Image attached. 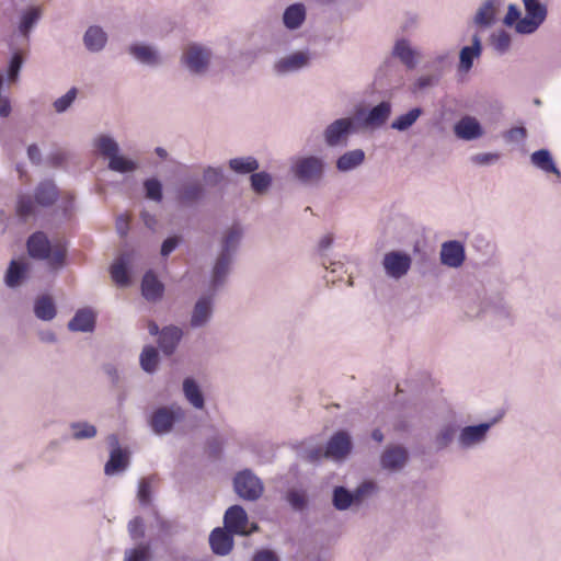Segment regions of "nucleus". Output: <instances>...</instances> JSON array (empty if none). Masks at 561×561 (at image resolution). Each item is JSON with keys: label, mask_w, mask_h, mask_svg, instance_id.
I'll return each instance as SVG.
<instances>
[{"label": "nucleus", "mask_w": 561, "mask_h": 561, "mask_svg": "<svg viewBox=\"0 0 561 561\" xmlns=\"http://www.w3.org/2000/svg\"><path fill=\"white\" fill-rule=\"evenodd\" d=\"M242 238L243 229L239 225L227 228L221 234L217 255L234 261Z\"/></svg>", "instance_id": "4468645a"}, {"label": "nucleus", "mask_w": 561, "mask_h": 561, "mask_svg": "<svg viewBox=\"0 0 561 561\" xmlns=\"http://www.w3.org/2000/svg\"><path fill=\"white\" fill-rule=\"evenodd\" d=\"M332 503L337 511H346L351 506L356 505L352 492L344 486L334 488Z\"/></svg>", "instance_id": "a18cd8bd"}, {"label": "nucleus", "mask_w": 561, "mask_h": 561, "mask_svg": "<svg viewBox=\"0 0 561 561\" xmlns=\"http://www.w3.org/2000/svg\"><path fill=\"white\" fill-rule=\"evenodd\" d=\"M392 112L390 101H382L371 107L364 118V125L370 128H379L386 124Z\"/></svg>", "instance_id": "cd10ccee"}, {"label": "nucleus", "mask_w": 561, "mask_h": 561, "mask_svg": "<svg viewBox=\"0 0 561 561\" xmlns=\"http://www.w3.org/2000/svg\"><path fill=\"white\" fill-rule=\"evenodd\" d=\"M233 489L239 497L245 501H256L264 492V484L252 470L244 469L234 476Z\"/></svg>", "instance_id": "1a4fd4ad"}, {"label": "nucleus", "mask_w": 561, "mask_h": 561, "mask_svg": "<svg viewBox=\"0 0 561 561\" xmlns=\"http://www.w3.org/2000/svg\"><path fill=\"white\" fill-rule=\"evenodd\" d=\"M355 131L353 117H342L330 123L323 130V140L330 148L346 146L348 137Z\"/></svg>", "instance_id": "9d476101"}, {"label": "nucleus", "mask_w": 561, "mask_h": 561, "mask_svg": "<svg viewBox=\"0 0 561 561\" xmlns=\"http://www.w3.org/2000/svg\"><path fill=\"white\" fill-rule=\"evenodd\" d=\"M107 443L111 447V453L110 459L105 463L104 472L106 476H114L128 467L129 455L127 450L121 448L118 437L115 434L108 435Z\"/></svg>", "instance_id": "ddd939ff"}, {"label": "nucleus", "mask_w": 561, "mask_h": 561, "mask_svg": "<svg viewBox=\"0 0 561 561\" xmlns=\"http://www.w3.org/2000/svg\"><path fill=\"white\" fill-rule=\"evenodd\" d=\"M490 42L493 49L500 55H503L508 51L512 39L506 31L500 30L491 34Z\"/></svg>", "instance_id": "8fccbe9b"}, {"label": "nucleus", "mask_w": 561, "mask_h": 561, "mask_svg": "<svg viewBox=\"0 0 561 561\" xmlns=\"http://www.w3.org/2000/svg\"><path fill=\"white\" fill-rule=\"evenodd\" d=\"M213 59V51L207 46L192 43L182 53L181 62L183 67L194 76L207 73Z\"/></svg>", "instance_id": "423d86ee"}, {"label": "nucleus", "mask_w": 561, "mask_h": 561, "mask_svg": "<svg viewBox=\"0 0 561 561\" xmlns=\"http://www.w3.org/2000/svg\"><path fill=\"white\" fill-rule=\"evenodd\" d=\"M454 134L461 140L471 141L481 138L484 131L476 117L466 115L454 125Z\"/></svg>", "instance_id": "4be33fe9"}, {"label": "nucleus", "mask_w": 561, "mask_h": 561, "mask_svg": "<svg viewBox=\"0 0 561 561\" xmlns=\"http://www.w3.org/2000/svg\"><path fill=\"white\" fill-rule=\"evenodd\" d=\"M131 262V254L124 253L115 260L111 266V277L121 287L129 285L128 265Z\"/></svg>", "instance_id": "473e14b6"}, {"label": "nucleus", "mask_w": 561, "mask_h": 561, "mask_svg": "<svg viewBox=\"0 0 561 561\" xmlns=\"http://www.w3.org/2000/svg\"><path fill=\"white\" fill-rule=\"evenodd\" d=\"M493 422L466 425L459 428L456 444L459 450L469 451L483 446L489 437Z\"/></svg>", "instance_id": "6e6552de"}, {"label": "nucleus", "mask_w": 561, "mask_h": 561, "mask_svg": "<svg viewBox=\"0 0 561 561\" xmlns=\"http://www.w3.org/2000/svg\"><path fill=\"white\" fill-rule=\"evenodd\" d=\"M376 490V484L371 481H366L359 484L353 492V497L356 506L360 505L363 501Z\"/></svg>", "instance_id": "bf43d9fd"}, {"label": "nucleus", "mask_w": 561, "mask_h": 561, "mask_svg": "<svg viewBox=\"0 0 561 561\" xmlns=\"http://www.w3.org/2000/svg\"><path fill=\"white\" fill-rule=\"evenodd\" d=\"M141 295L149 302H158L163 298L164 285L152 271L145 273L141 279Z\"/></svg>", "instance_id": "b1692460"}, {"label": "nucleus", "mask_w": 561, "mask_h": 561, "mask_svg": "<svg viewBox=\"0 0 561 561\" xmlns=\"http://www.w3.org/2000/svg\"><path fill=\"white\" fill-rule=\"evenodd\" d=\"M381 266L389 278L398 280L411 270L412 256L404 251L392 250L385 253Z\"/></svg>", "instance_id": "9b49d317"}, {"label": "nucleus", "mask_w": 561, "mask_h": 561, "mask_svg": "<svg viewBox=\"0 0 561 561\" xmlns=\"http://www.w3.org/2000/svg\"><path fill=\"white\" fill-rule=\"evenodd\" d=\"M78 96V89L71 88L64 95L59 96L53 102V108L57 114L67 112L75 103Z\"/></svg>", "instance_id": "3c124183"}, {"label": "nucleus", "mask_w": 561, "mask_h": 561, "mask_svg": "<svg viewBox=\"0 0 561 561\" xmlns=\"http://www.w3.org/2000/svg\"><path fill=\"white\" fill-rule=\"evenodd\" d=\"M23 66V58L19 53L13 54V56L10 59L8 70H7V78L9 82H16L19 79L20 71Z\"/></svg>", "instance_id": "13d9d810"}, {"label": "nucleus", "mask_w": 561, "mask_h": 561, "mask_svg": "<svg viewBox=\"0 0 561 561\" xmlns=\"http://www.w3.org/2000/svg\"><path fill=\"white\" fill-rule=\"evenodd\" d=\"M69 428L71 431V437L75 440L92 439L98 434L95 425L87 421L71 422Z\"/></svg>", "instance_id": "79ce46f5"}, {"label": "nucleus", "mask_w": 561, "mask_h": 561, "mask_svg": "<svg viewBox=\"0 0 561 561\" xmlns=\"http://www.w3.org/2000/svg\"><path fill=\"white\" fill-rule=\"evenodd\" d=\"M205 195L204 184L196 179L183 182L176 190V199L185 206L197 204Z\"/></svg>", "instance_id": "aec40b11"}, {"label": "nucleus", "mask_w": 561, "mask_h": 561, "mask_svg": "<svg viewBox=\"0 0 561 561\" xmlns=\"http://www.w3.org/2000/svg\"><path fill=\"white\" fill-rule=\"evenodd\" d=\"M524 16H522V12L518 9V7L514 3H510L507 7V13L503 19V23L508 26H516V23L519 22V20H523Z\"/></svg>", "instance_id": "e2e57ef3"}, {"label": "nucleus", "mask_w": 561, "mask_h": 561, "mask_svg": "<svg viewBox=\"0 0 561 561\" xmlns=\"http://www.w3.org/2000/svg\"><path fill=\"white\" fill-rule=\"evenodd\" d=\"M144 190L146 198L160 203L163 198L162 183L157 178H150L144 181Z\"/></svg>", "instance_id": "603ef678"}, {"label": "nucleus", "mask_w": 561, "mask_h": 561, "mask_svg": "<svg viewBox=\"0 0 561 561\" xmlns=\"http://www.w3.org/2000/svg\"><path fill=\"white\" fill-rule=\"evenodd\" d=\"M95 325V316L90 309L78 310L68 322V329L72 332H91Z\"/></svg>", "instance_id": "c9c22d12"}, {"label": "nucleus", "mask_w": 561, "mask_h": 561, "mask_svg": "<svg viewBox=\"0 0 561 561\" xmlns=\"http://www.w3.org/2000/svg\"><path fill=\"white\" fill-rule=\"evenodd\" d=\"M150 479L145 478L139 481L137 497L141 505H149L150 503Z\"/></svg>", "instance_id": "0e129e2a"}, {"label": "nucleus", "mask_w": 561, "mask_h": 561, "mask_svg": "<svg viewBox=\"0 0 561 561\" xmlns=\"http://www.w3.org/2000/svg\"><path fill=\"white\" fill-rule=\"evenodd\" d=\"M456 425L453 423L444 424L437 432L435 436V444L438 449L447 448L458 434Z\"/></svg>", "instance_id": "49530a36"}, {"label": "nucleus", "mask_w": 561, "mask_h": 561, "mask_svg": "<svg viewBox=\"0 0 561 561\" xmlns=\"http://www.w3.org/2000/svg\"><path fill=\"white\" fill-rule=\"evenodd\" d=\"M159 355L153 346H147L140 354L141 368L147 373H153L157 369Z\"/></svg>", "instance_id": "864d4df0"}, {"label": "nucleus", "mask_w": 561, "mask_h": 561, "mask_svg": "<svg viewBox=\"0 0 561 561\" xmlns=\"http://www.w3.org/2000/svg\"><path fill=\"white\" fill-rule=\"evenodd\" d=\"M216 294L207 290L198 297L191 312L190 325L192 329L206 327L214 313Z\"/></svg>", "instance_id": "f8f14e48"}, {"label": "nucleus", "mask_w": 561, "mask_h": 561, "mask_svg": "<svg viewBox=\"0 0 561 561\" xmlns=\"http://www.w3.org/2000/svg\"><path fill=\"white\" fill-rule=\"evenodd\" d=\"M28 254L47 262L48 266L58 270L64 266L67 249L65 244L57 242L51 244L43 232L32 234L27 240Z\"/></svg>", "instance_id": "7ed1b4c3"}, {"label": "nucleus", "mask_w": 561, "mask_h": 561, "mask_svg": "<svg viewBox=\"0 0 561 561\" xmlns=\"http://www.w3.org/2000/svg\"><path fill=\"white\" fill-rule=\"evenodd\" d=\"M352 438L347 432H336L328 442L324 456L335 461H342L351 454Z\"/></svg>", "instance_id": "2eb2a0df"}, {"label": "nucleus", "mask_w": 561, "mask_h": 561, "mask_svg": "<svg viewBox=\"0 0 561 561\" xmlns=\"http://www.w3.org/2000/svg\"><path fill=\"white\" fill-rule=\"evenodd\" d=\"M531 163L539 170L547 173H554L561 176L559 169L556 167L551 153L547 149H540L531 153Z\"/></svg>", "instance_id": "ea45409f"}, {"label": "nucleus", "mask_w": 561, "mask_h": 561, "mask_svg": "<svg viewBox=\"0 0 561 561\" xmlns=\"http://www.w3.org/2000/svg\"><path fill=\"white\" fill-rule=\"evenodd\" d=\"M229 168L238 174L253 173L260 168L259 161L251 156L229 160Z\"/></svg>", "instance_id": "37998d69"}, {"label": "nucleus", "mask_w": 561, "mask_h": 561, "mask_svg": "<svg viewBox=\"0 0 561 561\" xmlns=\"http://www.w3.org/2000/svg\"><path fill=\"white\" fill-rule=\"evenodd\" d=\"M307 20V8L301 2L289 4L283 12L282 22L289 32H295L302 27Z\"/></svg>", "instance_id": "393cba45"}, {"label": "nucleus", "mask_w": 561, "mask_h": 561, "mask_svg": "<svg viewBox=\"0 0 561 561\" xmlns=\"http://www.w3.org/2000/svg\"><path fill=\"white\" fill-rule=\"evenodd\" d=\"M312 61L309 49H298L279 56L273 61L272 72L278 78H286L308 69Z\"/></svg>", "instance_id": "39448f33"}, {"label": "nucleus", "mask_w": 561, "mask_h": 561, "mask_svg": "<svg viewBox=\"0 0 561 561\" xmlns=\"http://www.w3.org/2000/svg\"><path fill=\"white\" fill-rule=\"evenodd\" d=\"M251 188L259 195H264L267 193L268 188L272 185L273 179L272 175L265 171L262 172H253L250 176Z\"/></svg>", "instance_id": "de8ad7c7"}, {"label": "nucleus", "mask_w": 561, "mask_h": 561, "mask_svg": "<svg viewBox=\"0 0 561 561\" xmlns=\"http://www.w3.org/2000/svg\"><path fill=\"white\" fill-rule=\"evenodd\" d=\"M422 114L423 110L421 107H413L393 119L390 127L398 131H405L416 123Z\"/></svg>", "instance_id": "a19ab883"}, {"label": "nucleus", "mask_w": 561, "mask_h": 561, "mask_svg": "<svg viewBox=\"0 0 561 561\" xmlns=\"http://www.w3.org/2000/svg\"><path fill=\"white\" fill-rule=\"evenodd\" d=\"M150 547L149 545L141 543L137 548L128 549L125 551L124 561H149Z\"/></svg>", "instance_id": "4d7b16f0"}, {"label": "nucleus", "mask_w": 561, "mask_h": 561, "mask_svg": "<svg viewBox=\"0 0 561 561\" xmlns=\"http://www.w3.org/2000/svg\"><path fill=\"white\" fill-rule=\"evenodd\" d=\"M57 197L58 190L55 183L50 180L42 181L34 191L35 202L43 207L53 205Z\"/></svg>", "instance_id": "e433bc0d"}, {"label": "nucleus", "mask_w": 561, "mask_h": 561, "mask_svg": "<svg viewBox=\"0 0 561 561\" xmlns=\"http://www.w3.org/2000/svg\"><path fill=\"white\" fill-rule=\"evenodd\" d=\"M209 543L214 553L218 556L228 554L233 547L231 531L226 528H215L209 536Z\"/></svg>", "instance_id": "c756f323"}, {"label": "nucleus", "mask_w": 561, "mask_h": 561, "mask_svg": "<svg viewBox=\"0 0 561 561\" xmlns=\"http://www.w3.org/2000/svg\"><path fill=\"white\" fill-rule=\"evenodd\" d=\"M225 528L228 531L237 535H248L257 529L256 525H252L251 530H248V515L244 508L240 505L230 506L224 517Z\"/></svg>", "instance_id": "dca6fc26"}, {"label": "nucleus", "mask_w": 561, "mask_h": 561, "mask_svg": "<svg viewBox=\"0 0 561 561\" xmlns=\"http://www.w3.org/2000/svg\"><path fill=\"white\" fill-rule=\"evenodd\" d=\"M525 16L516 23L515 32L522 35L534 34L546 21L548 7L540 0H522Z\"/></svg>", "instance_id": "0eeeda50"}, {"label": "nucleus", "mask_w": 561, "mask_h": 561, "mask_svg": "<svg viewBox=\"0 0 561 561\" xmlns=\"http://www.w3.org/2000/svg\"><path fill=\"white\" fill-rule=\"evenodd\" d=\"M500 0H482L473 16L474 25L490 27L495 23Z\"/></svg>", "instance_id": "a878e982"}, {"label": "nucleus", "mask_w": 561, "mask_h": 561, "mask_svg": "<svg viewBox=\"0 0 561 561\" xmlns=\"http://www.w3.org/2000/svg\"><path fill=\"white\" fill-rule=\"evenodd\" d=\"M392 56L399 59L407 69H414L419 64L420 53L407 38L397 39L391 51Z\"/></svg>", "instance_id": "5701e85b"}, {"label": "nucleus", "mask_w": 561, "mask_h": 561, "mask_svg": "<svg viewBox=\"0 0 561 561\" xmlns=\"http://www.w3.org/2000/svg\"><path fill=\"white\" fill-rule=\"evenodd\" d=\"M104 374L110 379L113 386H118L121 381V374L116 365L112 363L104 364L102 367Z\"/></svg>", "instance_id": "774afa93"}, {"label": "nucleus", "mask_w": 561, "mask_h": 561, "mask_svg": "<svg viewBox=\"0 0 561 561\" xmlns=\"http://www.w3.org/2000/svg\"><path fill=\"white\" fill-rule=\"evenodd\" d=\"M33 311L38 320L49 322L57 316V307L53 297L42 295L34 301Z\"/></svg>", "instance_id": "72a5a7b5"}, {"label": "nucleus", "mask_w": 561, "mask_h": 561, "mask_svg": "<svg viewBox=\"0 0 561 561\" xmlns=\"http://www.w3.org/2000/svg\"><path fill=\"white\" fill-rule=\"evenodd\" d=\"M440 263L451 268L460 267L466 260L465 247L460 241H446L440 247Z\"/></svg>", "instance_id": "412c9836"}, {"label": "nucleus", "mask_w": 561, "mask_h": 561, "mask_svg": "<svg viewBox=\"0 0 561 561\" xmlns=\"http://www.w3.org/2000/svg\"><path fill=\"white\" fill-rule=\"evenodd\" d=\"M289 171L299 184L314 187L324 178L325 161L314 154L298 156L291 159Z\"/></svg>", "instance_id": "f03ea898"}, {"label": "nucleus", "mask_w": 561, "mask_h": 561, "mask_svg": "<svg viewBox=\"0 0 561 561\" xmlns=\"http://www.w3.org/2000/svg\"><path fill=\"white\" fill-rule=\"evenodd\" d=\"M92 146L101 158L107 160L110 171L127 174L139 169V163L121 151L118 141L110 134H99L92 140Z\"/></svg>", "instance_id": "f257e3e1"}, {"label": "nucleus", "mask_w": 561, "mask_h": 561, "mask_svg": "<svg viewBox=\"0 0 561 561\" xmlns=\"http://www.w3.org/2000/svg\"><path fill=\"white\" fill-rule=\"evenodd\" d=\"M500 154L496 152H481L470 157V161L476 165H491L497 162Z\"/></svg>", "instance_id": "052dcab7"}, {"label": "nucleus", "mask_w": 561, "mask_h": 561, "mask_svg": "<svg viewBox=\"0 0 561 561\" xmlns=\"http://www.w3.org/2000/svg\"><path fill=\"white\" fill-rule=\"evenodd\" d=\"M233 261L216 255L211 272L209 275L208 289L217 294L226 285L231 272Z\"/></svg>", "instance_id": "6ab92c4d"}, {"label": "nucleus", "mask_w": 561, "mask_h": 561, "mask_svg": "<svg viewBox=\"0 0 561 561\" xmlns=\"http://www.w3.org/2000/svg\"><path fill=\"white\" fill-rule=\"evenodd\" d=\"M408 459L407 448L400 445H390L385 448L380 456V466L383 470L397 472L405 467Z\"/></svg>", "instance_id": "f3484780"}, {"label": "nucleus", "mask_w": 561, "mask_h": 561, "mask_svg": "<svg viewBox=\"0 0 561 561\" xmlns=\"http://www.w3.org/2000/svg\"><path fill=\"white\" fill-rule=\"evenodd\" d=\"M225 180L224 169L221 167L208 165L203 170L204 186H217Z\"/></svg>", "instance_id": "5fc2aeb1"}, {"label": "nucleus", "mask_w": 561, "mask_h": 561, "mask_svg": "<svg viewBox=\"0 0 561 561\" xmlns=\"http://www.w3.org/2000/svg\"><path fill=\"white\" fill-rule=\"evenodd\" d=\"M439 81L436 75H422L415 79L411 85V92L414 94L424 92L427 89L435 87Z\"/></svg>", "instance_id": "6e6d98bb"}, {"label": "nucleus", "mask_w": 561, "mask_h": 561, "mask_svg": "<svg viewBox=\"0 0 561 561\" xmlns=\"http://www.w3.org/2000/svg\"><path fill=\"white\" fill-rule=\"evenodd\" d=\"M19 215L23 218H27L35 213V205L31 196L23 195L19 198L18 203Z\"/></svg>", "instance_id": "680f3d73"}, {"label": "nucleus", "mask_w": 561, "mask_h": 561, "mask_svg": "<svg viewBox=\"0 0 561 561\" xmlns=\"http://www.w3.org/2000/svg\"><path fill=\"white\" fill-rule=\"evenodd\" d=\"M183 332L179 327L170 325L162 329L159 339V346L165 355L174 353L182 339Z\"/></svg>", "instance_id": "f704fd0d"}, {"label": "nucleus", "mask_w": 561, "mask_h": 561, "mask_svg": "<svg viewBox=\"0 0 561 561\" xmlns=\"http://www.w3.org/2000/svg\"><path fill=\"white\" fill-rule=\"evenodd\" d=\"M182 391L185 400L195 409L203 410L205 408V397L198 382L192 378L186 377L182 383Z\"/></svg>", "instance_id": "7c9ffc66"}, {"label": "nucleus", "mask_w": 561, "mask_h": 561, "mask_svg": "<svg viewBox=\"0 0 561 561\" xmlns=\"http://www.w3.org/2000/svg\"><path fill=\"white\" fill-rule=\"evenodd\" d=\"M128 533L134 540L140 539L145 535L144 522L140 517H135L128 524Z\"/></svg>", "instance_id": "69168bd1"}, {"label": "nucleus", "mask_w": 561, "mask_h": 561, "mask_svg": "<svg viewBox=\"0 0 561 561\" xmlns=\"http://www.w3.org/2000/svg\"><path fill=\"white\" fill-rule=\"evenodd\" d=\"M411 231L412 226L410 221L401 215L390 217L385 227V233L398 242L405 240Z\"/></svg>", "instance_id": "bb28decb"}, {"label": "nucleus", "mask_w": 561, "mask_h": 561, "mask_svg": "<svg viewBox=\"0 0 561 561\" xmlns=\"http://www.w3.org/2000/svg\"><path fill=\"white\" fill-rule=\"evenodd\" d=\"M41 19V10L39 8H30L24 11L21 15V20L19 23V32L25 38L28 37L30 32L34 28L37 22Z\"/></svg>", "instance_id": "c03bdc74"}, {"label": "nucleus", "mask_w": 561, "mask_h": 561, "mask_svg": "<svg viewBox=\"0 0 561 561\" xmlns=\"http://www.w3.org/2000/svg\"><path fill=\"white\" fill-rule=\"evenodd\" d=\"M185 410L178 403L161 405L152 410L147 423L157 436H165L173 432L175 425L185 419Z\"/></svg>", "instance_id": "20e7f679"}, {"label": "nucleus", "mask_w": 561, "mask_h": 561, "mask_svg": "<svg viewBox=\"0 0 561 561\" xmlns=\"http://www.w3.org/2000/svg\"><path fill=\"white\" fill-rule=\"evenodd\" d=\"M365 161V152L362 149H353L344 152L336 160V169L340 172H350L360 167Z\"/></svg>", "instance_id": "4c0bfd02"}, {"label": "nucleus", "mask_w": 561, "mask_h": 561, "mask_svg": "<svg viewBox=\"0 0 561 561\" xmlns=\"http://www.w3.org/2000/svg\"><path fill=\"white\" fill-rule=\"evenodd\" d=\"M286 501L296 512H302L308 507V495L302 489H289L286 493Z\"/></svg>", "instance_id": "09e8293b"}, {"label": "nucleus", "mask_w": 561, "mask_h": 561, "mask_svg": "<svg viewBox=\"0 0 561 561\" xmlns=\"http://www.w3.org/2000/svg\"><path fill=\"white\" fill-rule=\"evenodd\" d=\"M128 54L139 64L157 67L162 64L161 55L154 45L147 43H133L128 46Z\"/></svg>", "instance_id": "a211bd4d"}, {"label": "nucleus", "mask_w": 561, "mask_h": 561, "mask_svg": "<svg viewBox=\"0 0 561 561\" xmlns=\"http://www.w3.org/2000/svg\"><path fill=\"white\" fill-rule=\"evenodd\" d=\"M180 242H181V237H179V236H173V237L167 238L162 242V245H161V250H160L161 255L163 257H167L168 255H170L178 248Z\"/></svg>", "instance_id": "338daca9"}, {"label": "nucleus", "mask_w": 561, "mask_h": 561, "mask_svg": "<svg viewBox=\"0 0 561 561\" xmlns=\"http://www.w3.org/2000/svg\"><path fill=\"white\" fill-rule=\"evenodd\" d=\"M482 53L481 39L478 35L472 36V44L465 46L459 53V66L458 69L461 72H468L472 66L474 59L479 58Z\"/></svg>", "instance_id": "c85d7f7f"}, {"label": "nucleus", "mask_w": 561, "mask_h": 561, "mask_svg": "<svg viewBox=\"0 0 561 561\" xmlns=\"http://www.w3.org/2000/svg\"><path fill=\"white\" fill-rule=\"evenodd\" d=\"M27 266L20 262L12 260L7 268L4 275V284L9 288H16L22 285L26 278Z\"/></svg>", "instance_id": "58836bf2"}, {"label": "nucleus", "mask_w": 561, "mask_h": 561, "mask_svg": "<svg viewBox=\"0 0 561 561\" xmlns=\"http://www.w3.org/2000/svg\"><path fill=\"white\" fill-rule=\"evenodd\" d=\"M84 47L91 53L101 51L107 43V34L98 25H92L87 28L83 34Z\"/></svg>", "instance_id": "2f4dec72"}]
</instances>
